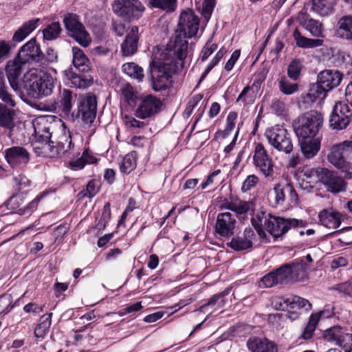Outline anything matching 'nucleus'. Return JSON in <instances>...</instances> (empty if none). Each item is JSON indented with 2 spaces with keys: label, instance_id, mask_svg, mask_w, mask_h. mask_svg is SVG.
Masks as SVG:
<instances>
[{
  "label": "nucleus",
  "instance_id": "nucleus-58",
  "mask_svg": "<svg viewBox=\"0 0 352 352\" xmlns=\"http://www.w3.org/2000/svg\"><path fill=\"white\" fill-rule=\"evenodd\" d=\"M217 45L214 43L208 42L206 43L201 52V60L204 62L217 50Z\"/></svg>",
  "mask_w": 352,
  "mask_h": 352
},
{
  "label": "nucleus",
  "instance_id": "nucleus-31",
  "mask_svg": "<svg viewBox=\"0 0 352 352\" xmlns=\"http://www.w3.org/2000/svg\"><path fill=\"white\" fill-rule=\"evenodd\" d=\"M300 149L304 156L307 159L313 158L319 151L320 142L318 139L300 138L299 139Z\"/></svg>",
  "mask_w": 352,
  "mask_h": 352
},
{
  "label": "nucleus",
  "instance_id": "nucleus-34",
  "mask_svg": "<svg viewBox=\"0 0 352 352\" xmlns=\"http://www.w3.org/2000/svg\"><path fill=\"white\" fill-rule=\"evenodd\" d=\"M52 313L43 315L40 318L38 324L34 328V335L38 339L43 340L52 324Z\"/></svg>",
  "mask_w": 352,
  "mask_h": 352
},
{
  "label": "nucleus",
  "instance_id": "nucleus-53",
  "mask_svg": "<svg viewBox=\"0 0 352 352\" xmlns=\"http://www.w3.org/2000/svg\"><path fill=\"white\" fill-rule=\"evenodd\" d=\"M98 182L95 180H91L87 183L86 189L82 190L80 195H82V197L92 198L98 193Z\"/></svg>",
  "mask_w": 352,
  "mask_h": 352
},
{
  "label": "nucleus",
  "instance_id": "nucleus-33",
  "mask_svg": "<svg viewBox=\"0 0 352 352\" xmlns=\"http://www.w3.org/2000/svg\"><path fill=\"white\" fill-rule=\"evenodd\" d=\"M72 52L74 67L83 73L89 71V60L84 52L78 47H73Z\"/></svg>",
  "mask_w": 352,
  "mask_h": 352
},
{
  "label": "nucleus",
  "instance_id": "nucleus-41",
  "mask_svg": "<svg viewBox=\"0 0 352 352\" xmlns=\"http://www.w3.org/2000/svg\"><path fill=\"white\" fill-rule=\"evenodd\" d=\"M322 312L312 314L309 319V322L302 331L301 338L304 340L311 338L316 327L320 320Z\"/></svg>",
  "mask_w": 352,
  "mask_h": 352
},
{
  "label": "nucleus",
  "instance_id": "nucleus-39",
  "mask_svg": "<svg viewBox=\"0 0 352 352\" xmlns=\"http://www.w3.org/2000/svg\"><path fill=\"white\" fill-rule=\"evenodd\" d=\"M62 30L60 23L58 21L52 22L43 29V39L47 41L56 40L60 36Z\"/></svg>",
  "mask_w": 352,
  "mask_h": 352
},
{
  "label": "nucleus",
  "instance_id": "nucleus-35",
  "mask_svg": "<svg viewBox=\"0 0 352 352\" xmlns=\"http://www.w3.org/2000/svg\"><path fill=\"white\" fill-rule=\"evenodd\" d=\"M311 10L320 16H327L333 12L331 0H311Z\"/></svg>",
  "mask_w": 352,
  "mask_h": 352
},
{
  "label": "nucleus",
  "instance_id": "nucleus-45",
  "mask_svg": "<svg viewBox=\"0 0 352 352\" xmlns=\"http://www.w3.org/2000/svg\"><path fill=\"white\" fill-rule=\"evenodd\" d=\"M261 281L265 287H272L278 284L285 285L282 273L278 271V268L264 276Z\"/></svg>",
  "mask_w": 352,
  "mask_h": 352
},
{
  "label": "nucleus",
  "instance_id": "nucleus-30",
  "mask_svg": "<svg viewBox=\"0 0 352 352\" xmlns=\"http://www.w3.org/2000/svg\"><path fill=\"white\" fill-rule=\"evenodd\" d=\"M66 83L72 87L86 88L90 86L91 82L85 76L76 74L72 69H68L63 72Z\"/></svg>",
  "mask_w": 352,
  "mask_h": 352
},
{
  "label": "nucleus",
  "instance_id": "nucleus-20",
  "mask_svg": "<svg viewBox=\"0 0 352 352\" xmlns=\"http://www.w3.org/2000/svg\"><path fill=\"white\" fill-rule=\"evenodd\" d=\"M253 160L254 165L259 168L265 177L272 176L273 163L262 144L259 143L256 146Z\"/></svg>",
  "mask_w": 352,
  "mask_h": 352
},
{
  "label": "nucleus",
  "instance_id": "nucleus-27",
  "mask_svg": "<svg viewBox=\"0 0 352 352\" xmlns=\"http://www.w3.org/2000/svg\"><path fill=\"white\" fill-rule=\"evenodd\" d=\"M8 106L5 103H0V127L11 132L16 125V113Z\"/></svg>",
  "mask_w": 352,
  "mask_h": 352
},
{
  "label": "nucleus",
  "instance_id": "nucleus-14",
  "mask_svg": "<svg viewBox=\"0 0 352 352\" xmlns=\"http://www.w3.org/2000/svg\"><path fill=\"white\" fill-rule=\"evenodd\" d=\"M307 270L308 265L303 260L285 263L278 267L285 285L304 280L307 278Z\"/></svg>",
  "mask_w": 352,
  "mask_h": 352
},
{
  "label": "nucleus",
  "instance_id": "nucleus-13",
  "mask_svg": "<svg viewBox=\"0 0 352 352\" xmlns=\"http://www.w3.org/2000/svg\"><path fill=\"white\" fill-rule=\"evenodd\" d=\"M352 122V110L347 103H336L329 118V126L336 130L345 129Z\"/></svg>",
  "mask_w": 352,
  "mask_h": 352
},
{
  "label": "nucleus",
  "instance_id": "nucleus-8",
  "mask_svg": "<svg viewBox=\"0 0 352 352\" xmlns=\"http://www.w3.org/2000/svg\"><path fill=\"white\" fill-rule=\"evenodd\" d=\"M96 96L88 93L78 99L77 109L72 113L73 120L81 119L89 126L94 122L97 113Z\"/></svg>",
  "mask_w": 352,
  "mask_h": 352
},
{
  "label": "nucleus",
  "instance_id": "nucleus-38",
  "mask_svg": "<svg viewBox=\"0 0 352 352\" xmlns=\"http://www.w3.org/2000/svg\"><path fill=\"white\" fill-rule=\"evenodd\" d=\"M286 305L292 309H305L309 311L311 309V304L308 300L298 296H290L285 298Z\"/></svg>",
  "mask_w": 352,
  "mask_h": 352
},
{
  "label": "nucleus",
  "instance_id": "nucleus-16",
  "mask_svg": "<svg viewBox=\"0 0 352 352\" xmlns=\"http://www.w3.org/2000/svg\"><path fill=\"white\" fill-rule=\"evenodd\" d=\"M16 57L21 63H37L43 62L44 54L36 39L33 38L20 48Z\"/></svg>",
  "mask_w": 352,
  "mask_h": 352
},
{
  "label": "nucleus",
  "instance_id": "nucleus-23",
  "mask_svg": "<svg viewBox=\"0 0 352 352\" xmlns=\"http://www.w3.org/2000/svg\"><path fill=\"white\" fill-rule=\"evenodd\" d=\"M25 65L21 63L16 57L13 60H9L6 67V72L10 87L16 93L20 91L19 78L22 72V67Z\"/></svg>",
  "mask_w": 352,
  "mask_h": 352
},
{
  "label": "nucleus",
  "instance_id": "nucleus-25",
  "mask_svg": "<svg viewBox=\"0 0 352 352\" xmlns=\"http://www.w3.org/2000/svg\"><path fill=\"white\" fill-rule=\"evenodd\" d=\"M139 41V28L133 26L127 33L125 39L121 44V52L123 56H132L138 51Z\"/></svg>",
  "mask_w": 352,
  "mask_h": 352
},
{
  "label": "nucleus",
  "instance_id": "nucleus-11",
  "mask_svg": "<svg viewBox=\"0 0 352 352\" xmlns=\"http://www.w3.org/2000/svg\"><path fill=\"white\" fill-rule=\"evenodd\" d=\"M269 143L278 151L286 154L293 150L292 135L284 127L276 125L266 130L265 133Z\"/></svg>",
  "mask_w": 352,
  "mask_h": 352
},
{
  "label": "nucleus",
  "instance_id": "nucleus-18",
  "mask_svg": "<svg viewBox=\"0 0 352 352\" xmlns=\"http://www.w3.org/2000/svg\"><path fill=\"white\" fill-rule=\"evenodd\" d=\"M236 220L230 212L219 213L215 225L216 232L222 237H230L234 233Z\"/></svg>",
  "mask_w": 352,
  "mask_h": 352
},
{
  "label": "nucleus",
  "instance_id": "nucleus-59",
  "mask_svg": "<svg viewBox=\"0 0 352 352\" xmlns=\"http://www.w3.org/2000/svg\"><path fill=\"white\" fill-rule=\"evenodd\" d=\"M258 182V178L255 175H250L247 177L243 183L241 190L243 192H248Z\"/></svg>",
  "mask_w": 352,
  "mask_h": 352
},
{
  "label": "nucleus",
  "instance_id": "nucleus-12",
  "mask_svg": "<svg viewBox=\"0 0 352 352\" xmlns=\"http://www.w3.org/2000/svg\"><path fill=\"white\" fill-rule=\"evenodd\" d=\"M113 10L124 20L131 21L142 16L145 7L140 0H115Z\"/></svg>",
  "mask_w": 352,
  "mask_h": 352
},
{
  "label": "nucleus",
  "instance_id": "nucleus-48",
  "mask_svg": "<svg viewBox=\"0 0 352 352\" xmlns=\"http://www.w3.org/2000/svg\"><path fill=\"white\" fill-rule=\"evenodd\" d=\"M279 90L285 95H292L298 91V85L289 82L283 76L278 82Z\"/></svg>",
  "mask_w": 352,
  "mask_h": 352
},
{
  "label": "nucleus",
  "instance_id": "nucleus-9",
  "mask_svg": "<svg viewBox=\"0 0 352 352\" xmlns=\"http://www.w3.org/2000/svg\"><path fill=\"white\" fill-rule=\"evenodd\" d=\"M63 23L67 35L74 38L79 45L86 47L90 44L91 38L77 14L73 13L65 14Z\"/></svg>",
  "mask_w": 352,
  "mask_h": 352
},
{
  "label": "nucleus",
  "instance_id": "nucleus-24",
  "mask_svg": "<svg viewBox=\"0 0 352 352\" xmlns=\"http://www.w3.org/2000/svg\"><path fill=\"white\" fill-rule=\"evenodd\" d=\"M342 217V213L333 208L323 209L318 214L320 224L332 230H335L340 226Z\"/></svg>",
  "mask_w": 352,
  "mask_h": 352
},
{
  "label": "nucleus",
  "instance_id": "nucleus-46",
  "mask_svg": "<svg viewBox=\"0 0 352 352\" xmlns=\"http://www.w3.org/2000/svg\"><path fill=\"white\" fill-rule=\"evenodd\" d=\"M40 150V156L44 157H54L61 153L60 146H57L56 142L51 140L45 141L44 146Z\"/></svg>",
  "mask_w": 352,
  "mask_h": 352
},
{
  "label": "nucleus",
  "instance_id": "nucleus-57",
  "mask_svg": "<svg viewBox=\"0 0 352 352\" xmlns=\"http://www.w3.org/2000/svg\"><path fill=\"white\" fill-rule=\"evenodd\" d=\"M285 186L276 184L274 188V192L275 194V203L276 204H281L284 202L285 199Z\"/></svg>",
  "mask_w": 352,
  "mask_h": 352
},
{
  "label": "nucleus",
  "instance_id": "nucleus-60",
  "mask_svg": "<svg viewBox=\"0 0 352 352\" xmlns=\"http://www.w3.org/2000/svg\"><path fill=\"white\" fill-rule=\"evenodd\" d=\"M272 111L278 116L283 115L286 109L285 103L277 98L272 100L271 104Z\"/></svg>",
  "mask_w": 352,
  "mask_h": 352
},
{
  "label": "nucleus",
  "instance_id": "nucleus-43",
  "mask_svg": "<svg viewBox=\"0 0 352 352\" xmlns=\"http://www.w3.org/2000/svg\"><path fill=\"white\" fill-rule=\"evenodd\" d=\"M122 70L129 76L142 81L144 77L143 69L135 63H126L122 65Z\"/></svg>",
  "mask_w": 352,
  "mask_h": 352
},
{
  "label": "nucleus",
  "instance_id": "nucleus-40",
  "mask_svg": "<svg viewBox=\"0 0 352 352\" xmlns=\"http://www.w3.org/2000/svg\"><path fill=\"white\" fill-rule=\"evenodd\" d=\"M137 166V153L135 151L127 153L122 159L120 166V170L122 173L129 174L136 168Z\"/></svg>",
  "mask_w": 352,
  "mask_h": 352
},
{
  "label": "nucleus",
  "instance_id": "nucleus-47",
  "mask_svg": "<svg viewBox=\"0 0 352 352\" xmlns=\"http://www.w3.org/2000/svg\"><path fill=\"white\" fill-rule=\"evenodd\" d=\"M35 140L41 141H48L51 140L52 133L50 126L46 124L37 123L34 126Z\"/></svg>",
  "mask_w": 352,
  "mask_h": 352
},
{
  "label": "nucleus",
  "instance_id": "nucleus-29",
  "mask_svg": "<svg viewBox=\"0 0 352 352\" xmlns=\"http://www.w3.org/2000/svg\"><path fill=\"white\" fill-rule=\"evenodd\" d=\"M269 214L263 210H261L257 213L256 217H252L251 223L254 228L256 230L261 240L265 243H270V237L263 230L265 228V219H269Z\"/></svg>",
  "mask_w": 352,
  "mask_h": 352
},
{
  "label": "nucleus",
  "instance_id": "nucleus-32",
  "mask_svg": "<svg viewBox=\"0 0 352 352\" xmlns=\"http://www.w3.org/2000/svg\"><path fill=\"white\" fill-rule=\"evenodd\" d=\"M40 19H33L25 22L14 34L12 41L20 43L23 41L31 32H32L38 26Z\"/></svg>",
  "mask_w": 352,
  "mask_h": 352
},
{
  "label": "nucleus",
  "instance_id": "nucleus-36",
  "mask_svg": "<svg viewBox=\"0 0 352 352\" xmlns=\"http://www.w3.org/2000/svg\"><path fill=\"white\" fill-rule=\"evenodd\" d=\"M74 99V95L71 90L67 89H63L60 91V104L62 109L63 113L65 115L72 114V102Z\"/></svg>",
  "mask_w": 352,
  "mask_h": 352
},
{
  "label": "nucleus",
  "instance_id": "nucleus-10",
  "mask_svg": "<svg viewBox=\"0 0 352 352\" xmlns=\"http://www.w3.org/2000/svg\"><path fill=\"white\" fill-rule=\"evenodd\" d=\"M328 162L342 170L352 161V141L345 140L333 145L327 154Z\"/></svg>",
  "mask_w": 352,
  "mask_h": 352
},
{
  "label": "nucleus",
  "instance_id": "nucleus-19",
  "mask_svg": "<svg viewBox=\"0 0 352 352\" xmlns=\"http://www.w3.org/2000/svg\"><path fill=\"white\" fill-rule=\"evenodd\" d=\"M322 338L324 341L344 347L351 341L352 333H346L342 327L336 325L324 331Z\"/></svg>",
  "mask_w": 352,
  "mask_h": 352
},
{
  "label": "nucleus",
  "instance_id": "nucleus-6",
  "mask_svg": "<svg viewBox=\"0 0 352 352\" xmlns=\"http://www.w3.org/2000/svg\"><path fill=\"white\" fill-rule=\"evenodd\" d=\"M323 123V116L316 111L305 113L294 121L293 127L296 135L300 138H314Z\"/></svg>",
  "mask_w": 352,
  "mask_h": 352
},
{
  "label": "nucleus",
  "instance_id": "nucleus-52",
  "mask_svg": "<svg viewBox=\"0 0 352 352\" xmlns=\"http://www.w3.org/2000/svg\"><path fill=\"white\" fill-rule=\"evenodd\" d=\"M24 194L18 192L10 197L6 202V207L9 210H16L19 208L24 202Z\"/></svg>",
  "mask_w": 352,
  "mask_h": 352
},
{
  "label": "nucleus",
  "instance_id": "nucleus-42",
  "mask_svg": "<svg viewBox=\"0 0 352 352\" xmlns=\"http://www.w3.org/2000/svg\"><path fill=\"white\" fill-rule=\"evenodd\" d=\"M230 292V289L226 288L222 292L213 295L211 298H210L208 300L207 302H206L205 304L200 307V310H203L208 306L214 307L215 305H217L219 308L223 307L226 302L225 297L229 294Z\"/></svg>",
  "mask_w": 352,
  "mask_h": 352
},
{
  "label": "nucleus",
  "instance_id": "nucleus-62",
  "mask_svg": "<svg viewBox=\"0 0 352 352\" xmlns=\"http://www.w3.org/2000/svg\"><path fill=\"white\" fill-rule=\"evenodd\" d=\"M240 54H241V52L239 50H236L233 52L230 59L226 63L225 69L226 71L230 72L232 69L234 65H235L236 62L237 61V60L239 59V58L240 56Z\"/></svg>",
  "mask_w": 352,
  "mask_h": 352
},
{
  "label": "nucleus",
  "instance_id": "nucleus-64",
  "mask_svg": "<svg viewBox=\"0 0 352 352\" xmlns=\"http://www.w3.org/2000/svg\"><path fill=\"white\" fill-rule=\"evenodd\" d=\"M58 59V56L56 52L54 50V49L49 47L46 50V54H44L43 60L44 63H52L54 62H56Z\"/></svg>",
  "mask_w": 352,
  "mask_h": 352
},
{
  "label": "nucleus",
  "instance_id": "nucleus-21",
  "mask_svg": "<svg viewBox=\"0 0 352 352\" xmlns=\"http://www.w3.org/2000/svg\"><path fill=\"white\" fill-rule=\"evenodd\" d=\"M4 157L12 167L22 164H26L30 160V153L27 149L19 146H14L6 149Z\"/></svg>",
  "mask_w": 352,
  "mask_h": 352
},
{
  "label": "nucleus",
  "instance_id": "nucleus-17",
  "mask_svg": "<svg viewBox=\"0 0 352 352\" xmlns=\"http://www.w3.org/2000/svg\"><path fill=\"white\" fill-rule=\"evenodd\" d=\"M162 100L151 94L145 96L135 111V116L140 119L151 118L162 111Z\"/></svg>",
  "mask_w": 352,
  "mask_h": 352
},
{
  "label": "nucleus",
  "instance_id": "nucleus-4",
  "mask_svg": "<svg viewBox=\"0 0 352 352\" xmlns=\"http://www.w3.org/2000/svg\"><path fill=\"white\" fill-rule=\"evenodd\" d=\"M342 80V74L336 69H325L320 72L316 83L312 84L306 98L312 102L324 99L327 94L338 87Z\"/></svg>",
  "mask_w": 352,
  "mask_h": 352
},
{
  "label": "nucleus",
  "instance_id": "nucleus-7",
  "mask_svg": "<svg viewBox=\"0 0 352 352\" xmlns=\"http://www.w3.org/2000/svg\"><path fill=\"white\" fill-rule=\"evenodd\" d=\"M307 223L295 218H284L269 214L265 219V230L274 237V241L283 237L292 228H305Z\"/></svg>",
  "mask_w": 352,
  "mask_h": 352
},
{
  "label": "nucleus",
  "instance_id": "nucleus-15",
  "mask_svg": "<svg viewBox=\"0 0 352 352\" xmlns=\"http://www.w3.org/2000/svg\"><path fill=\"white\" fill-rule=\"evenodd\" d=\"M319 181L327 190L336 194L345 190V182L336 173L325 168L318 167L315 170Z\"/></svg>",
  "mask_w": 352,
  "mask_h": 352
},
{
  "label": "nucleus",
  "instance_id": "nucleus-22",
  "mask_svg": "<svg viewBox=\"0 0 352 352\" xmlns=\"http://www.w3.org/2000/svg\"><path fill=\"white\" fill-rule=\"evenodd\" d=\"M255 237L256 234L254 230L250 228H247L242 234L233 237L227 245L235 251L246 250L252 247V240Z\"/></svg>",
  "mask_w": 352,
  "mask_h": 352
},
{
  "label": "nucleus",
  "instance_id": "nucleus-56",
  "mask_svg": "<svg viewBox=\"0 0 352 352\" xmlns=\"http://www.w3.org/2000/svg\"><path fill=\"white\" fill-rule=\"evenodd\" d=\"M333 289L340 293H343L344 295L352 297V278L346 282L336 285L333 287Z\"/></svg>",
  "mask_w": 352,
  "mask_h": 352
},
{
  "label": "nucleus",
  "instance_id": "nucleus-49",
  "mask_svg": "<svg viewBox=\"0 0 352 352\" xmlns=\"http://www.w3.org/2000/svg\"><path fill=\"white\" fill-rule=\"evenodd\" d=\"M302 63L300 59H294L287 67V75L293 80H297L300 76Z\"/></svg>",
  "mask_w": 352,
  "mask_h": 352
},
{
  "label": "nucleus",
  "instance_id": "nucleus-37",
  "mask_svg": "<svg viewBox=\"0 0 352 352\" xmlns=\"http://www.w3.org/2000/svg\"><path fill=\"white\" fill-rule=\"evenodd\" d=\"M0 100L9 105L10 107L16 106V102L12 96L8 92V87L6 83L5 74L0 70Z\"/></svg>",
  "mask_w": 352,
  "mask_h": 352
},
{
  "label": "nucleus",
  "instance_id": "nucleus-55",
  "mask_svg": "<svg viewBox=\"0 0 352 352\" xmlns=\"http://www.w3.org/2000/svg\"><path fill=\"white\" fill-rule=\"evenodd\" d=\"M12 296L9 294H3L0 296V314H7L12 309Z\"/></svg>",
  "mask_w": 352,
  "mask_h": 352
},
{
  "label": "nucleus",
  "instance_id": "nucleus-44",
  "mask_svg": "<svg viewBox=\"0 0 352 352\" xmlns=\"http://www.w3.org/2000/svg\"><path fill=\"white\" fill-rule=\"evenodd\" d=\"M148 6L166 12H172L177 8V0H148Z\"/></svg>",
  "mask_w": 352,
  "mask_h": 352
},
{
  "label": "nucleus",
  "instance_id": "nucleus-2",
  "mask_svg": "<svg viewBox=\"0 0 352 352\" xmlns=\"http://www.w3.org/2000/svg\"><path fill=\"white\" fill-rule=\"evenodd\" d=\"M199 27V19L192 10L182 11L177 28L167 43L166 49L172 52L179 60L186 59L191 50L187 39L197 34Z\"/></svg>",
  "mask_w": 352,
  "mask_h": 352
},
{
  "label": "nucleus",
  "instance_id": "nucleus-50",
  "mask_svg": "<svg viewBox=\"0 0 352 352\" xmlns=\"http://www.w3.org/2000/svg\"><path fill=\"white\" fill-rule=\"evenodd\" d=\"M237 118V113L234 111H231L228 113L226 119V126L223 131H218L215 133V137L217 138L219 135L222 134L223 138H225L234 128L235 120Z\"/></svg>",
  "mask_w": 352,
  "mask_h": 352
},
{
  "label": "nucleus",
  "instance_id": "nucleus-28",
  "mask_svg": "<svg viewBox=\"0 0 352 352\" xmlns=\"http://www.w3.org/2000/svg\"><path fill=\"white\" fill-rule=\"evenodd\" d=\"M336 34L340 38L352 42V14L344 15L339 19Z\"/></svg>",
  "mask_w": 352,
  "mask_h": 352
},
{
  "label": "nucleus",
  "instance_id": "nucleus-61",
  "mask_svg": "<svg viewBox=\"0 0 352 352\" xmlns=\"http://www.w3.org/2000/svg\"><path fill=\"white\" fill-rule=\"evenodd\" d=\"M10 46L6 41H0V63L3 62L9 56Z\"/></svg>",
  "mask_w": 352,
  "mask_h": 352
},
{
  "label": "nucleus",
  "instance_id": "nucleus-63",
  "mask_svg": "<svg viewBox=\"0 0 352 352\" xmlns=\"http://www.w3.org/2000/svg\"><path fill=\"white\" fill-rule=\"evenodd\" d=\"M87 153V149H85L82 154V156L76 160H73V161H71L69 162V165L72 168H74V169H82L84 168V166H85L86 163L85 162V156L86 155V154Z\"/></svg>",
  "mask_w": 352,
  "mask_h": 352
},
{
  "label": "nucleus",
  "instance_id": "nucleus-51",
  "mask_svg": "<svg viewBox=\"0 0 352 352\" xmlns=\"http://www.w3.org/2000/svg\"><path fill=\"white\" fill-rule=\"evenodd\" d=\"M122 94L129 106H134L136 103L137 97L134 93L133 87L126 84L121 88Z\"/></svg>",
  "mask_w": 352,
  "mask_h": 352
},
{
  "label": "nucleus",
  "instance_id": "nucleus-5",
  "mask_svg": "<svg viewBox=\"0 0 352 352\" xmlns=\"http://www.w3.org/2000/svg\"><path fill=\"white\" fill-rule=\"evenodd\" d=\"M55 79L50 74L43 72L25 76L23 89L31 98L42 99L50 96L54 89Z\"/></svg>",
  "mask_w": 352,
  "mask_h": 352
},
{
  "label": "nucleus",
  "instance_id": "nucleus-54",
  "mask_svg": "<svg viewBox=\"0 0 352 352\" xmlns=\"http://www.w3.org/2000/svg\"><path fill=\"white\" fill-rule=\"evenodd\" d=\"M252 206V203L251 202L240 201L234 203L232 212H235L234 215L236 217L239 214H246L251 209Z\"/></svg>",
  "mask_w": 352,
  "mask_h": 352
},
{
  "label": "nucleus",
  "instance_id": "nucleus-26",
  "mask_svg": "<svg viewBox=\"0 0 352 352\" xmlns=\"http://www.w3.org/2000/svg\"><path fill=\"white\" fill-rule=\"evenodd\" d=\"M247 346L251 352H278L276 344L267 338L259 337L250 338Z\"/></svg>",
  "mask_w": 352,
  "mask_h": 352
},
{
  "label": "nucleus",
  "instance_id": "nucleus-3",
  "mask_svg": "<svg viewBox=\"0 0 352 352\" xmlns=\"http://www.w3.org/2000/svg\"><path fill=\"white\" fill-rule=\"evenodd\" d=\"M296 21L298 24L306 30L310 35L317 38H310L302 35L298 29L293 32V37L296 46L303 49L315 48L323 45L322 38L324 35V28L322 23L316 19H313L306 12L301 11L298 14Z\"/></svg>",
  "mask_w": 352,
  "mask_h": 352
},
{
  "label": "nucleus",
  "instance_id": "nucleus-1",
  "mask_svg": "<svg viewBox=\"0 0 352 352\" xmlns=\"http://www.w3.org/2000/svg\"><path fill=\"white\" fill-rule=\"evenodd\" d=\"M151 82L154 91H161L173 86V75L185 67V59L179 60L168 49L159 56H154L150 62Z\"/></svg>",
  "mask_w": 352,
  "mask_h": 352
}]
</instances>
